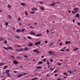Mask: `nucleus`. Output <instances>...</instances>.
I'll return each instance as SVG.
<instances>
[{
  "mask_svg": "<svg viewBox=\"0 0 80 80\" xmlns=\"http://www.w3.org/2000/svg\"><path fill=\"white\" fill-rule=\"evenodd\" d=\"M74 10H75V11H72V13H77V12L78 11V8H74Z\"/></svg>",
  "mask_w": 80,
  "mask_h": 80,
  "instance_id": "f257e3e1",
  "label": "nucleus"
},
{
  "mask_svg": "<svg viewBox=\"0 0 80 80\" xmlns=\"http://www.w3.org/2000/svg\"><path fill=\"white\" fill-rule=\"evenodd\" d=\"M31 10H32V11L34 12L35 11H37V10H38V9L35 8H31Z\"/></svg>",
  "mask_w": 80,
  "mask_h": 80,
  "instance_id": "f03ea898",
  "label": "nucleus"
},
{
  "mask_svg": "<svg viewBox=\"0 0 80 80\" xmlns=\"http://www.w3.org/2000/svg\"><path fill=\"white\" fill-rule=\"evenodd\" d=\"M29 34H30V35H34V36H35V33L33 32V31H31V32H30Z\"/></svg>",
  "mask_w": 80,
  "mask_h": 80,
  "instance_id": "7ed1b4c3",
  "label": "nucleus"
},
{
  "mask_svg": "<svg viewBox=\"0 0 80 80\" xmlns=\"http://www.w3.org/2000/svg\"><path fill=\"white\" fill-rule=\"evenodd\" d=\"M23 48H21V49H20V50H15V51H16L17 52H21L22 51H23Z\"/></svg>",
  "mask_w": 80,
  "mask_h": 80,
  "instance_id": "20e7f679",
  "label": "nucleus"
},
{
  "mask_svg": "<svg viewBox=\"0 0 80 80\" xmlns=\"http://www.w3.org/2000/svg\"><path fill=\"white\" fill-rule=\"evenodd\" d=\"M21 5L23 6V7H25V6H26V4L24 3H21Z\"/></svg>",
  "mask_w": 80,
  "mask_h": 80,
  "instance_id": "39448f33",
  "label": "nucleus"
},
{
  "mask_svg": "<svg viewBox=\"0 0 80 80\" xmlns=\"http://www.w3.org/2000/svg\"><path fill=\"white\" fill-rule=\"evenodd\" d=\"M13 63H14V64H18V62L17 61H16L14 60L13 62Z\"/></svg>",
  "mask_w": 80,
  "mask_h": 80,
  "instance_id": "423d86ee",
  "label": "nucleus"
},
{
  "mask_svg": "<svg viewBox=\"0 0 80 80\" xmlns=\"http://www.w3.org/2000/svg\"><path fill=\"white\" fill-rule=\"evenodd\" d=\"M6 74H7V76H8V77H10V73H8L7 72H6Z\"/></svg>",
  "mask_w": 80,
  "mask_h": 80,
  "instance_id": "0eeeda50",
  "label": "nucleus"
},
{
  "mask_svg": "<svg viewBox=\"0 0 80 80\" xmlns=\"http://www.w3.org/2000/svg\"><path fill=\"white\" fill-rule=\"evenodd\" d=\"M76 18H79L80 17V14H77L76 15V16L75 17Z\"/></svg>",
  "mask_w": 80,
  "mask_h": 80,
  "instance_id": "6e6552de",
  "label": "nucleus"
},
{
  "mask_svg": "<svg viewBox=\"0 0 80 80\" xmlns=\"http://www.w3.org/2000/svg\"><path fill=\"white\" fill-rule=\"evenodd\" d=\"M22 75H23V74L18 75L17 76V77H18V78L19 77H21L22 76Z\"/></svg>",
  "mask_w": 80,
  "mask_h": 80,
  "instance_id": "1a4fd4ad",
  "label": "nucleus"
},
{
  "mask_svg": "<svg viewBox=\"0 0 80 80\" xmlns=\"http://www.w3.org/2000/svg\"><path fill=\"white\" fill-rule=\"evenodd\" d=\"M16 32L17 33H20L21 32V31L19 29H17L16 31Z\"/></svg>",
  "mask_w": 80,
  "mask_h": 80,
  "instance_id": "9d476101",
  "label": "nucleus"
},
{
  "mask_svg": "<svg viewBox=\"0 0 80 80\" xmlns=\"http://www.w3.org/2000/svg\"><path fill=\"white\" fill-rule=\"evenodd\" d=\"M32 45H33V44L32 43H30L28 44V46H32Z\"/></svg>",
  "mask_w": 80,
  "mask_h": 80,
  "instance_id": "9b49d317",
  "label": "nucleus"
},
{
  "mask_svg": "<svg viewBox=\"0 0 80 80\" xmlns=\"http://www.w3.org/2000/svg\"><path fill=\"white\" fill-rule=\"evenodd\" d=\"M40 42H37L35 43V45H38V44H40Z\"/></svg>",
  "mask_w": 80,
  "mask_h": 80,
  "instance_id": "f8f14e48",
  "label": "nucleus"
},
{
  "mask_svg": "<svg viewBox=\"0 0 80 80\" xmlns=\"http://www.w3.org/2000/svg\"><path fill=\"white\" fill-rule=\"evenodd\" d=\"M24 50H29V48H24Z\"/></svg>",
  "mask_w": 80,
  "mask_h": 80,
  "instance_id": "ddd939ff",
  "label": "nucleus"
},
{
  "mask_svg": "<svg viewBox=\"0 0 80 80\" xmlns=\"http://www.w3.org/2000/svg\"><path fill=\"white\" fill-rule=\"evenodd\" d=\"M38 50L37 49V50H36V49H34L33 50V52H34V53H35V52H37V51H38Z\"/></svg>",
  "mask_w": 80,
  "mask_h": 80,
  "instance_id": "4468645a",
  "label": "nucleus"
},
{
  "mask_svg": "<svg viewBox=\"0 0 80 80\" xmlns=\"http://www.w3.org/2000/svg\"><path fill=\"white\" fill-rule=\"evenodd\" d=\"M55 5V3H52V4L50 5L51 6H54Z\"/></svg>",
  "mask_w": 80,
  "mask_h": 80,
  "instance_id": "2eb2a0df",
  "label": "nucleus"
},
{
  "mask_svg": "<svg viewBox=\"0 0 80 80\" xmlns=\"http://www.w3.org/2000/svg\"><path fill=\"white\" fill-rule=\"evenodd\" d=\"M53 43L52 42L51 43L50 45V47H52V46H53Z\"/></svg>",
  "mask_w": 80,
  "mask_h": 80,
  "instance_id": "dca6fc26",
  "label": "nucleus"
},
{
  "mask_svg": "<svg viewBox=\"0 0 80 80\" xmlns=\"http://www.w3.org/2000/svg\"><path fill=\"white\" fill-rule=\"evenodd\" d=\"M24 30H25V28H23V29H21V32H24Z\"/></svg>",
  "mask_w": 80,
  "mask_h": 80,
  "instance_id": "f3484780",
  "label": "nucleus"
},
{
  "mask_svg": "<svg viewBox=\"0 0 80 80\" xmlns=\"http://www.w3.org/2000/svg\"><path fill=\"white\" fill-rule=\"evenodd\" d=\"M17 58H18V59H22V57H21L17 56Z\"/></svg>",
  "mask_w": 80,
  "mask_h": 80,
  "instance_id": "a211bd4d",
  "label": "nucleus"
},
{
  "mask_svg": "<svg viewBox=\"0 0 80 80\" xmlns=\"http://www.w3.org/2000/svg\"><path fill=\"white\" fill-rule=\"evenodd\" d=\"M71 71L70 70V71H68V72H69V73H70V74H72V73H73V71Z\"/></svg>",
  "mask_w": 80,
  "mask_h": 80,
  "instance_id": "6ab92c4d",
  "label": "nucleus"
},
{
  "mask_svg": "<svg viewBox=\"0 0 80 80\" xmlns=\"http://www.w3.org/2000/svg\"><path fill=\"white\" fill-rule=\"evenodd\" d=\"M42 61H40V62H39L38 64L40 65V64H42Z\"/></svg>",
  "mask_w": 80,
  "mask_h": 80,
  "instance_id": "aec40b11",
  "label": "nucleus"
},
{
  "mask_svg": "<svg viewBox=\"0 0 80 80\" xmlns=\"http://www.w3.org/2000/svg\"><path fill=\"white\" fill-rule=\"evenodd\" d=\"M3 40H4L3 38L1 37L0 38V40L1 41H3Z\"/></svg>",
  "mask_w": 80,
  "mask_h": 80,
  "instance_id": "412c9836",
  "label": "nucleus"
},
{
  "mask_svg": "<svg viewBox=\"0 0 80 80\" xmlns=\"http://www.w3.org/2000/svg\"><path fill=\"white\" fill-rule=\"evenodd\" d=\"M36 68H37L38 69H39V68H42V67H36Z\"/></svg>",
  "mask_w": 80,
  "mask_h": 80,
  "instance_id": "4be33fe9",
  "label": "nucleus"
},
{
  "mask_svg": "<svg viewBox=\"0 0 80 80\" xmlns=\"http://www.w3.org/2000/svg\"><path fill=\"white\" fill-rule=\"evenodd\" d=\"M48 53H50V54H52V55H53V52L51 51L48 52Z\"/></svg>",
  "mask_w": 80,
  "mask_h": 80,
  "instance_id": "5701e85b",
  "label": "nucleus"
},
{
  "mask_svg": "<svg viewBox=\"0 0 80 80\" xmlns=\"http://www.w3.org/2000/svg\"><path fill=\"white\" fill-rule=\"evenodd\" d=\"M78 50V48H76V49H74L73 50V51H76V50Z\"/></svg>",
  "mask_w": 80,
  "mask_h": 80,
  "instance_id": "b1692460",
  "label": "nucleus"
},
{
  "mask_svg": "<svg viewBox=\"0 0 80 80\" xmlns=\"http://www.w3.org/2000/svg\"><path fill=\"white\" fill-rule=\"evenodd\" d=\"M8 17L9 18H12V17L10 15H8Z\"/></svg>",
  "mask_w": 80,
  "mask_h": 80,
  "instance_id": "393cba45",
  "label": "nucleus"
},
{
  "mask_svg": "<svg viewBox=\"0 0 80 80\" xmlns=\"http://www.w3.org/2000/svg\"><path fill=\"white\" fill-rule=\"evenodd\" d=\"M7 67H8V66H5L3 68V69H5L6 68H7Z\"/></svg>",
  "mask_w": 80,
  "mask_h": 80,
  "instance_id": "a878e982",
  "label": "nucleus"
},
{
  "mask_svg": "<svg viewBox=\"0 0 80 80\" xmlns=\"http://www.w3.org/2000/svg\"><path fill=\"white\" fill-rule=\"evenodd\" d=\"M40 35H42L41 34H37L36 35V37H40Z\"/></svg>",
  "mask_w": 80,
  "mask_h": 80,
  "instance_id": "bb28decb",
  "label": "nucleus"
},
{
  "mask_svg": "<svg viewBox=\"0 0 80 80\" xmlns=\"http://www.w3.org/2000/svg\"><path fill=\"white\" fill-rule=\"evenodd\" d=\"M24 57H25V58H28V56H26V55H23Z\"/></svg>",
  "mask_w": 80,
  "mask_h": 80,
  "instance_id": "cd10ccee",
  "label": "nucleus"
},
{
  "mask_svg": "<svg viewBox=\"0 0 80 80\" xmlns=\"http://www.w3.org/2000/svg\"><path fill=\"white\" fill-rule=\"evenodd\" d=\"M12 47H8V49H10L11 50H12Z\"/></svg>",
  "mask_w": 80,
  "mask_h": 80,
  "instance_id": "c85d7f7f",
  "label": "nucleus"
},
{
  "mask_svg": "<svg viewBox=\"0 0 80 80\" xmlns=\"http://www.w3.org/2000/svg\"><path fill=\"white\" fill-rule=\"evenodd\" d=\"M47 60V58L44 59L43 60H42L43 62H46Z\"/></svg>",
  "mask_w": 80,
  "mask_h": 80,
  "instance_id": "c756f323",
  "label": "nucleus"
},
{
  "mask_svg": "<svg viewBox=\"0 0 80 80\" xmlns=\"http://www.w3.org/2000/svg\"><path fill=\"white\" fill-rule=\"evenodd\" d=\"M31 14H35V12H31Z\"/></svg>",
  "mask_w": 80,
  "mask_h": 80,
  "instance_id": "7c9ffc66",
  "label": "nucleus"
},
{
  "mask_svg": "<svg viewBox=\"0 0 80 80\" xmlns=\"http://www.w3.org/2000/svg\"><path fill=\"white\" fill-rule=\"evenodd\" d=\"M60 51H61L62 52H64L65 50L64 49H61L60 50Z\"/></svg>",
  "mask_w": 80,
  "mask_h": 80,
  "instance_id": "2f4dec72",
  "label": "nucleus"
},
{
  "mask_svg": "<svg viewBox=\"0 0 80 80\" xmlns=\"http://www.w3.org/2000/svg\"><path fill=\"white\" fill-rule=\"evenodd\" d=\"M28 38V39H31L32 38L30 36H28L27 37Z\"/></svg>",
  "mask_w": 80,
  "mask_h": 80,
  "instance_id": "473e14b6",
  "label": "nucleus"
},
{
  "mask_svg": "<svg viewBox=\"0 0 80 80\" xmlns=\"http://www.w3.org/2000/svg\"><path fill=\"white\" fill-rule=\"evenodd\" d=\"M2 48H5V50H8V48H6L5 47H2Z\"/></svg>",
  "mask_w": 80,
  "mask_h": 80,
  "instance_id": "72a5a7b5",
  "label": "nucleus"
},
{
  "mask_svg": "<svg viewBox=\"0 0 80 80\" xmlns=\"http://www.w3.org/2000/svg\"><path fill=\"white\" fill-rule=\"evenodd\" d=\"M15 37H16L17 38H20V37H19L18 36H15Z\"/></svg>",
  "mask_w": 80,
  "mask_h": 80,
  "instance_id": "f704fd0d",
  "label": "nucleus"
},
{
  "mask_svg": "<svg viewBox=\"0 0 80 80\" xmlns=\"http://www.w3.org/2000/svg\"><path fill=\"white\" fill-rule=\"evenodd\" d=\"M8 8H10V7H11V6L10 5H8Z\"/></svg>",
  "mask_w": 80,
  "mask_h": 80,
  "instance_id": "c9c22d12",
  "label": "nucleus"
},
{
  "mask_svg": "<svg viewBox=\"0 0 80 80\" xmlns=\"http://www.w3.org/2000/svg\"><path fill=\"white\" fill-rule=\"evenodd\" d=\"M6 72H7V73H8V72H10V70H7L6 71Z\"/></svg>",
  "mask_w": 80,
  "mask_h": 80,
  "instance_id": "e433bc0d",
  "label": "nucleus"
},
{
  "mask_svg": "<svg viewBox=\"0 0 80 80\" xmlns=\"http://www.w3.org/2000/svg\"><path fill=\"white\" fill-rule=\"evenodd\" d=\"M41 9H42V10H44V8H43L42 7H41Z\"/></svg>",
  "mask_w": 80,
  "mask_h": 80,
  "instance_id": "4c0bfd02",
  "label": "nucleus"
},
{
  "mask_svg": "<svg viewBox=\"0 0 80 80\" xmlns=\"http://www.w3.org/2000/svg\"><path fill=\"white\" fill-rule=\"evenodd\" d=\"M1 65L2 66L3 65V64H2L1 63H0V66H1Z\"/></svg>",
  "mask_w": 80,
  "mask_h": 80,
  "instance_id": "58836bf2",
  "label": "nucleus"
},
{
  "mask_svg": "<svg viewBox=\"0 0 80 80\" xmlns=\"http://www.w3.org/2000/svg\"><path fill=\"white\" fill-rule=\"evenodd\" d=\"M16 46H17V47H20V46L19 45H18L17 44H16Z\"/></svg>",
  "mask_w": 80,
  "mask_h": 80,
  "instance_id": "ea45409f",
  "label": "nucleus"
},
{
  "mask_svg": "<svg viewBox=\"0 0 80 80\" xmlns=\"http://www.w3.org/2000/svg\"><path fill=\"white\" fill-rule=\"evenodd\" d=\"M7 41L6 40H5L4 42V43H7Z\"/></svg>",
  "mask_w": 80,
  "mask_h": 80,
  "instance_id": "a19ab883",
  "label": "nucleus"
},
{
  "mask_svg": "<svg viewBox=\"0 0 80 80\" xmlns=\"http://www.w3.org/2000/svg\"><path fill=\"white\" fill-rule=\"evenodd\" d=\"M25 13L26 14V15H28V13H27V12L25 11Z\"/></svg>",
  "mask_w": 80,
  "mask_h": 80,
  "instance_id": "79ce46f5",
  "label": "nucleus"
},
{
  "mask_svg": "<svg viewBox=\"0 0 80 80\" xmlns=\"http://www.w3.org/2000/svg\"><path fill=\"white\" fill-rule=\"evenodd\" d=\"M27 73H24L23 74V75H27Z\"/></svg>",
  "mask_w": 80,
  "mask_h": 80,
  "instance_id": "37998d69",
  "label": "nucleus"
},
{
  "mask_svg": "<svg viewBox=\"0 0 80 80\" xmlns=\"http://www.w3.org/2000/svg\"><path fill=\"white\" fill-rule=\"evenodd\" d=\"M50 61H51V62H53V59H50Z\"/></svg>",
  "mask_w": 80,
  "mask_h": 80,
  "instance_id": "c03bdc74",
  "label": "nucleus"
},
{
  "mask_svg": "<svg viewBox=\"0 0 80 80\" xmlns=\"http://www.w3.org/2000/svg\"><path fill=\"white\" fill-rule=\"evenodd\" d=\"M57 72V70H55L54 72L53 73H56V72Z\"/></svg>",
  "mask_w": 80,
  "mask_h": 80,
  "instance_id": "a18cd8bd",
  "label": "nucleus"
},
{
  "mask_svg": "<svg viewBox=\"0 0 80 80\" xmlns=\"http://www.w3.org/2000/svg\"><path fill=\"white\" fill-rule=\"evenodd\" d=\"M66 48H67V47H63V48H62V49H65Z\"/></svg>",
  "mask_w": 80,
  "mask_h": 80,
  "instance_id": "49530a36",
  "label": "nucleus"
},
{
  "mask_svg": "<svg viewBox=\"0 0 80 80\" xmlns=\"http://www.w3.org/2000/svg\"><path fill=\"white\" fill-rule=\"evenodd\" d=\"M6 26H8V22H6Z\"/></svg>",
  "mask_w": 80,
  "mask_h": 80,
  "instance_id": "de8ad7c7",
  "label": "nucleus"
},
{
  "mask_svg": "<svg viewBox=\"0 0 80 80\" xmlns=\"http://www.w3.org/2000/svg\"><path fill=\"white\" fill-rule=\"evenodd\" d=\"M68 41H67V42H66L65 43V44H68Z\"/></svg>",
  "mask_w": 80,
  "mask_h": 80,
  "instance_id": "09e8293b",
  "label": "nucleus"
},
{
  "mask_svg": "<svg viewBox=\"0 0 80 80\" xmlns=\"http://www.w3.org/2000/svg\"><path fill=\"white\" fill-rule=\"evenodd\" d=\"M77 24H78V25H79V26H80V23L78 22Z\"/></svg>",
  "mask_w": 80,
  "mask_h": 80,
  "instance_id": "8fccbe9b",
  "label": "nucleus"
},
{
  "mask_svg": "<svg viewBox=\"0 0 80 80\" xmlns=\"http://www.w3.org/2000/svg\"><path fill=\"white\" fill-rule=\"evenodd\" d=\"M11 57L12 58H15V57L13 56H11Z\"/></svg>",
  "mask_w": 80,
  "mask_h": 80,
  "instance_id": "3c124183",
  "label": "nucleus"
},
{
  "mask_svg": "<svg viewBox=\"0 0 80 80\" xmlns=\"http://www.w3.org/2000/svg\"><path fill=\"white\" fill-rule=\"evenodd\" d=\"M62 80V79H61V78H58L57 80Z\"/></svg>",
  "mask_w": 80,
  "mask_h": 80,
  "instance_id": "603ef678",
  "label": "nucleus"
},
{
  "mask_svg": "<svg viewBox=\"0 0 80 80\" xmlns=\"http://www.w3.org/2000/svg\"><path fill=\"white\" fill-rule=\"evenodd\" d=\"M67 74V72H64L63 73V75H66Z\"/></svg>",
  "mask_w": 80,
  "mask_h": 80,
  "instance_id": "864d4df0",
  "label": "nucleus"
},
{
  "mask_svg": "<svg viewBox=\"0 0 80 80\" xmlns=\"http://www.w3.org/2000/svg\"><path fill=\"white\" fill-rule=\"evenodd\" d=\"M58 65H62V63H58Z\"/></svg>",
  "mask_w": 80,
  "mask_h": 80,
  "instance_id": "5fc2aeb1",
  "label": "nucleus"
},
{
  "mask_svg": "<svg viewBox=\"0 0 80 80\" xmlns=\"http://www.w3.org/2000/svg\"><path fill=\"white\" fill-rule=\"evenodd\" d=\"M48 43V41H46L45 42V43Z\"/></svg>",
  "mask_w": 80,
  "mask_h": 80,
  "instance_id": "6e6d98bb",
  "label": "nucleus"
},
{
  "mask_svg": "<svg viewBox=\"0 0 80 80\" xmlns=\"http://www.w3.org/2000/svg\"><path fill=\"white\" fill-rule=\"evenodd\" d=\"M49 32V31L48 30H47V33H48Z\"/></svg>",
  "mask_w": 80,
  "mask_h": 80,
  "instance_id": "4d7b16f0",
  "label": "nucleus"
},
{
  "mask_svg": "<svg viewBox=\"0 0 80 80\" xmlns=\"http://www.w3.org/2000/svg\"><path fill=\"white\" fill-rule=\"evenodd\" d=\"M68 43H71V42H70V41H68Z\"/></svg>",
  "mask_w": 80,
  "mask_h": 80,
  "instance_id": "13d9d810",
  "label": "nucleus"
},
{
  "mask_svg": "<svg viewBox=\"0 0 80 80\" xmlns=\"http://www.w3.org/2000/svg\"><path fill=\"white\" fill-rule=\"evenodd\" d=\"M62 45V42H61L59 44V45Z\"/></svg>",
  "mask_w": 80,
  "mask_h": 80,
  "instance_id": "bf43d9fd",
  "label": "nucleus"
},
{
  "mask_svg": "<svg viewBox=\"0 0 80 80\" xmlns=\"http://www.w3.org/2000/svg\"><path fill=\"white\" fill-rule=\"evenodd\" d=\"M18 21H20V18H18Z\"/></svg>",
  "mask_w": 80,
  "mask_h": 80,
  "instance_id": "052dcab7",
  "label": "nucleus"
},
{
  "mask_svg": "<svg viewBox=\"0 0 80 80\" xmlns=\"http://www.w3.org/2000/svg\"><path fill=\"white\" fill-rule=\"evenodd\" d=\"M30 28H33V27H32V26H30Z\"/></svg>",
  "mask_w": 80,
  "mask_h": 80,
  "instance_id": "680f3d73",
  "label": "nucleus"
},
{
  "mask_svg": "<svg viewBox=\"0 0 80 80\" xmlns=\"http://www.w3.org/2000/svg\"><path fill=\"white\" fill-rule=\"evenodd\" d=\"M68 12L69 13H70V12H71V11L70 10L68 11Z\"/></svg>",
  "mask_w": 80,
  "mask_h": 80,
  "instance_id": "e2e57ef3",
  "label": "nucleus"
},
{
  "mask_svg": "<svg viewBox=\"0 0 80 80\" xmlns=\"http://www.w3.org/2000/svg\"><path fill=\"white\" fill-rule=\"evenodd\" d=\"M54 70V68H52V69L51 71V72H52V71H53V70Z\"/></svg>",
  "mask_w": 80,
  "mask_h": 80,
  "instance_id": "0e129e2a",
  "label": "nucleus"
},
{
  "mask_svg": "<svg viewBox=\"0 0 80 80\" xmlns=\"http://www.w3.org/2000/svg\"><path fill=\"white\" fill-rule=\"evenodd\" d=\"M78 65H79V66L80 65V62L78 63Z\"/></svg>",
  "mask_w": 80,
  "mask_h": 80,
  "instance_id": "69168bd1",
  "label": "nucleus"
},
{
  "mask_svg": "<svg viewBox=\"0 0 80 80\" xmlns=\"http://www.w3.org/2000/svg\"><path fill=\"white\" fill-rule=\"evenodd\" d=\"M17 72L16 71H14L13 73H17Z\"/></svg>",
  "mask_w": 80,
  "mask_h": 80,
  "instance_id": "338daca9",
  "label": "nucleus"
},
{
  "mask_svg": "<svg viewBox=\"0 0 80 80\" xmlns=\"http://www.w3.org/2000/svg\"><path fill=\"white\" fill-rule=\"evenodd\" d=\"M31 24H29L28 25V26H30Z\"/></svg>",
  "mask_w": 80,
  "mask_h": 80,
  "instance_id": "774afa93",
  "label": "nucleus"
}]
</instances>
